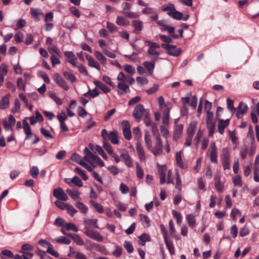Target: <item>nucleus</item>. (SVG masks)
Masks as SVG:
<instances>
[{
  "label": "nucleus",
  "mask_w": 259,
  "mask_h": 259,
  "mask_svg": "<svg viewBox=\"0 0 259 259\" xmlns=\"http://www.w3.org/2000/svg\"><path fill=\"white\" fill-rule=\"evenodd\" d=\"M166 167L165 165H158V172L160 176V183L163 185L165 182Z\"/></svg>",
  "instance_id": "obj_15"
},
{
  "label": "nucleus",
  "mask_w": 259,
  "mask_h": 259,
  "mask_svg": "<svg viewBox=\"0 0 259 259\" xmlns=\"http://www.w3.org/2000/svg\"><path fill=\"white\" fill-rule=\"evenodd\" d=\"M90 203L92 205V206L95 208V209L99 212V213H103L104 211L103 206L99 203L93 201L91 200Z\"/></svg>",
  "instance_id": "obj_42"
},
{
  "label": "nucleus",
  "mask_w": 259,
  "mask_h": 259,
  "mask_svg": "<svg viewBox=\"0 0 259 259\" xmlns=\"http://www.w3.org/2000/svg\"><path fill=\"white\" fill-rule=\"evenodd\" d=\"M161 47L166 49L167 51V53L173 56H178L180 55L181 53V49L179 48H177L175 46L170 45H166V44H162Z\"/></svg>",
  "instance_id": "obj_9"
},
{
  "label": "nucleus",
  "mask_w": 259,
  "mask_h": 259,
  "mask_svg": "<svg viewBox=\"0 0 259 259\" xmlns=\"http://www.w3.org/2000/svg\"><path fill=\"white\" fill-rule=\"evenodd\" d=\"M247 108V106L245 103L240 102L237 108L238 111L236 114L237 117L238 118H241L243 115L246 112Z\"/></svg>",
  "instance_id": "obj_16"
},
{
  "label": "nucleus",
  "mask_w": 259,
  "mask_h": 259,
  "mask_svg": "<svg viewBox=\"0 0 259 259\" xmlns=\"http://www.w3.org/2000/svg\"><path fill=\"white\" fill-rule=\"evenodd\" d=\"M55 240L58 243H64L65 244H69L71 242L70 239L63 236H61L57 238H56Z\"/></svg>",
  "instance_id": "obj_49"
},
{
  "label": "nucleus",
  "mask_w": 259,
  "mask_h": 259,
  "mask_svg": "<svg viewBox=\"0 0 259 259\" xmlns=\"http://www.w3.org/2000/svg\"><path fill=\"white\" fill-rule=\"evenodd\" d=\"M186 219L189 224V226L191 227H193L196 225V220L195 216L192 214H189L187 215Z\"/></svg>",
  "instance_id": "obj_33"
},
{
  "label": "nucleus",
  "mask_w": 259,
  "mask_h": 259,
  "mask_svg": "<svg viewBox=\"0 0 259 259\" xmlns=\"http://www.w3.org/2000/svg\"><path fill=\"white\" fill-rule=\"evenodd\" d=\"M70 159L75 161L80 165L81 163L84 162L83 160H82L81 156L75 153H74L72 154L70 157Z\"/></svg>",
  "instance_id": "obj_45"
},
{
  "label": "nucleus",
  "mask_w": 259,
  "mask_h": 259,
  "mask_svg": "<svg viewBox=\"0 0 259 259\" xmlns=\"http://www.w3.org/2000/svg\"><path fill=\"white\" fill-rule=\"evenodd\" d=\"M161 10L167 12L170 16H183V14L176 10L175 6L171 4L164 5L161 7Z\"/></svg>",
  "instance_id": "obj_5"
},
{
  "label": "nucleus",
  "mask_w": 259,
  "mask_h": 259,
  "mask_svg": "<svg viewBox=\"0 0 259 259\" xmlns=\"http://www.w3.org/2000/svg\"><path fill=\"white\" fill-rule=\"evenodd\" d=\"M70 182L73 183L75 185L81 187L82 186L83 184L81 180L77 177L75 176L70 180Z\"/></svg>",
  "instance_id": "obj_50"
},
{
  "label": "nucleus",
  "mask_w": 259,
  "mask_h": 259,
  "mask_svg": "<svg viewBox=\"0 0 259 259\" xmlns=\"http://www.w3.org/2000/svg\"><path fill=\"white\" fill-rule=\"evenodd\" d=\"M155 62H145L144 65L150 74H152L154 68Z\"/></svg>",
  "instance_id": "obj_36"
},
{
  "label": "nucleus",
  "mask_w": 259,
  "mask_h": 259,
  "mask_svg": "<svg viewBox=\"0 0 259 259\" xmlns=\"http://www.w3.org/2000/svg\"><path fill=\"white\" fill-rule=\"evenodd\" d=\"M64 228L68 230H71L75 232H77L78 231L77 227L73 223H66L64 225Z\"/></svg>",
  "instance_id": "obj_44"
},
{
  "label": "nucleus",
  "mask_w": 259,
  "mask_h": 259,
  "mask_svg": "<svg viewBox=\"0 0 259 259\" xmlns=\"http://www.w3.org/2000/svg\"><path fill=\"white\" fill-rule=\"evenodd\" d=\"M53 195L57 199L63 201H66L68 200V197L67 194L65 193L63 190L59 187L53 190Z\"/></svg>",
  "instance_id": "obj_11"
},
{
  "label": "nucleus",
  "mask_w": 259,
  "mask_h": 259,
  "mask_svg": "<svg viewBox=\"0 0 259 259\" xmlns=\"http://www.w3.org/2000/svg\"><path fill=\"white\" fill-rule=\"evenodd\" d=\"M133 26L137 31H141L142 29V23L139 20H134L132 22Z\"/></svg>",
  "instance_id": "obj_53"
},
{
  "label": "nucleus",
  "mask_w": 259,
  "mask_h": 259,
  "mask_svg": "<svg viewBox=\"0 0 259 259\" xmlns=\"http://www.w3.org/2000/svg\"><path fill=\"white\" fill-rule=\"evenodd\" d=\"M116 22L120 26H127L130 24L126 17H117Z\"/></svg>",
  "instance_id": "obj_39"
},
{
  "label": "nucleus",
  "mask_w": 259,
  "mask_h": 259,
  "mask_svg": "<svg viewBox=\"0 0 259 259\" xmlns=\"http://www.w3.org/2000/svg\"><path fill=\"white\" fill-rule=\"evenodd\" d=\"M123 68L125 71L131 75H133L135 73V68L130 65H125Z\"/></svg>",
  "instance_id": "obj_60"
},
{
  "label": "nucleus",
  "mask_w": 259,
  "mask_h": 259,
  "mask_svg": "<svg viewBox=\"0 0 259 259\" xmlns=\"http://www.w3.org/2000/svg\"><path fill=\"white\" fill-rule=\"evenodd\" d=\"M103 147L109 155L114 152L111 146L108 143L107 141H103Z\"/></svg>",
  "instance_id": "obj_46"
},
{
  "label": "nucleus",
  "mask_w": 259,
  "mask_h": 259,
  "mask_svg": "<svg viewBox=\"0 0 259 259\" xmlns=\"http://www.w3.org/2000/svg\"><path fill=\"white\" fill-rule=\"evenodd\" d=\"M136 150L139 158L141 161H144L145 159V155L143 146L140 142L136 143Z\"/></svg>",
  "instance_id": "obj_19"
},
{
  "label": "nucleus",
  "mask_w": 259,
  "mask_h": 259,
  "mask_svg": "<svg viewBox=\"0 0 259 259\" xmlns=\"http://www.w3.org/2000/svg\"><path fill=\"white\" fill-rule=\"evenodd\" d=\"M145 43L149 46L148 50V55L153 62H156L159 58L160 53L158 49H159L160 46L150 40L145 41Z\"/></svg>",
  "instance_id": "obj_1"
},
{
  "label": "nucleus",
  "mask_w": 259,
  "mask_h": 259,
  "mask_svg": "<svg viewBox=\"0 0 259 259\" xmlns=\"http://www.w3.org/2000/svg\"><path fill=\"white\" fill-rule=\"evenodd\" d=\"M145 109L143 105L139 104L135 108L133 114L134 117L139 122L141 120L142 117L144 114Z\"/></svg>",
  "instance_id": "obj_10"
},
{
  "label": "nucleus",
  "mask_w": 259,
  "mask_h": 259,
  "mask_svg": "<svg viewBox=\"0 0 259 259\" xmlns=\"http://www.w3.org/2000/svg\"><path fill=\"white\" fill-rule=\"evenodd\" d=\"M57 118L58 119V120L59 121V122L61 123V122H65V120H66L67 119V116L66 115V113H65V112L62 111L57 115Z\"/></svg>",
  "instance_id": "obj_56"
},
{
  "label": "nucleus",
  "mask_w": 259,
  "mask_h": 259,
  "mask_svg": "<svg viewBox=\"0 0 259 259\" xmlns=\"http://www.w3.org/2000/svg\"><path fill=\"white\" fill-rule=\"evenodd\" d=\"M214 185L216 189L219 191L222 192L224 189V185L221 182L220 176L219 174H216L214 177Z\"/></svg>",
  "instance_id": "obj_23"
},
{
  "label": "nucleus",
  "mask_w": 259,
  "mask_h": 259,
  "mask_svg": "<svg viewBox=\"0 0 259 259\" xmlns=\"http://www.w3.org/2000/svg\"><path fill=\"white\" fill-rule=\"evenodd\" d=\"M64 55L68 59V60L67 61L68 63L73 67H77L76 63L77 58L72 51H65L64 52Z\"/></svg>",
  "instance_id": "obj_13"
},
{
  "label": "nucleus",
  "mask_w": 259,
  "mask_h": 259,
  "mask_svg": "<svg viewBox=\"0 0 259 259\" xmlns=\"http://www.w3.org/2000/svg\"><path fill=\"white\" fill-rule=\"evenodd\" d=\"M78 114L81 117H85L87 115V112L81 106H78L77 108Z\"/></svg>",
  "instance_id": "obj_64"
},
{
  "label": "nucleus",
  "mask_w": 259,
  "mask_h": 259,
  "mask_svg": "<svg viewBox=\"0 0 259 259\" xmlns=\"http://www.w3.org/2000/svg\"><path fill=\"white\" fill-rule=\"evenodd\" d=\"M120 156L123 160L125 164L129 167H133V162L127 152L126 151H121L120 152Z\"/></svg>",
  "instance_id": "obj_14"
},
{
  "label": "nucleus",
  "mask_w": 259,
  "mask_h": 259,
  "mask_svg": "<svg viewBox=\"0 0 259 259\" xmlns=\"http://www.w3.org/2000/svg\"><path fill=\"white\" fill-rule=\"evenodd\" d=\"M94 83L96 85V87H98L100 90H101L104 93H107L110 91V89L108 87L99 81L95 80L94 81Z\"/></svg>",
  "instance_id": "obj_28"
},
{
  "label": "nucleus",
  "mask_w": 259,
  "mask_h": 259,
  "mask_svg": "<svg viewBox=\"0 0 259 259\" xmlns=\"http://www.w3.org/2000/svg\"><path fill=\"white\" fill-rule=\"evenodd\" d=\"M152 20L156 21L158 25L161 26V30L167 31L168 34L175 38L178 37V36L174 33L175 28L169 26L166 21L164 20H158V17H152Z\"/></svg>",
  "instance_id": "obj_2"
},
{
  "label": "nucleus",
  "mask_w": 259,
  "mask_h": 259,
  "mask_svg": "<svg viewBox=\"0 0 259 259\" xmlns=\"http://www.w3.org/2000/svg\"><path fill=\"white\" fill-rule=\"evenodd\" d=\"M66 192L73 200H76V201H78V199L79 197L80 193L78 191H72L67 189Z\"/></svg>",
  "instance_id": "obj_32"
},
{
  "label": "nucleus",
  "mask_w": 259,
  "mask_h": 259,
  "mask_svg": "<svg viewBox=\"0 0 259 259\" xmlns=\"http://www.w3.org/2000/svg\"><path fill=\"white\" fill-rule=\"evenodd\" d=\"M123 246L128 253H131L133 252L134 248L132 244L130 242L127 241H124Z\"/></svg>",
  "instance_id": "obj_52"
},
{
  "label": "nucleus",
  "mask_w": 259,
  "mask_h": 259,
  "mask_svg": "<svg viewBox=\"0 0 259 259\" xmlns=\"http://www.w3.org/2000/svg\"><path fill=\"white\" fill-rule=\"evenodd\" d=\"M84 233L87 236L96 241L102 242L103 240V237L97 231L87 229V231Z\"/></svg>",
  "instance_id": "obj_8"
},
{
  "label": "nucleus",
  "mask_w": 259,
  "mask_h": 259,
  "mask_svg": "<svg viewBox=\"0 0 259 259\" xmlns=\"http://www.w3.org/2000/svg\"><path fill=\"white\" fill-rule=\"evenodd\" d=\"M176 160L177 165L182 168H185L186 167L184 165L182 156H181V151L178 152L176 153Z\"/></svg>",
  "instance_id": "obj_34"
},
{
  "label": "nucleus",
  "mask_w": 259,
  "mask_h": 259,
  "mask_svg": "<svg viewBox=\"0 0 259 259\" xmlns=\"http://www.w3.org/2000/svg\"><path fill=\"white\" fill-rule=\"evenodd\" d=\"M8 71V66L5 64H2L0 66V74L5 76Z\"/></svg>",
  "instance_id": "obj_62"
},
{
  "label": "nucleus",
  "mask_w": 259,
  "mask_h": 259,
  "mask_svg": "<svg viewBox=\"0 0 259 259\" xmlns=\"http://www.w3.org/2000/svg\"><path fill=\"white\" fill-rule=\"evenodd\" d=\"M47 252L56 257H58L59 256L58 252L54 249L51 244L49 245V246L47 247Z\"/></svg>",
  "instance_id": "obj_48"
},
{
  "label": "nucleus",
  "mask_w": 259,
  "mask_h": 259,
  "mask_svg": "<svg viewBox=\"0 0 259 259\" xmlns=\"http://www.w3.org/2000/svg\"><path fill=\"white\" fill-rule=\"evenodd\" d=\"M75 171L78 173L80 175V177L82 178V179L84 181H86L88 179V177L86 175L84 171L82 170L80 168L77 167L75 168Z\"/></svg>",
  "instance_id": "obj_58"
},
{
  "label": "nucleus",
  "mask_w": 259,
  "mask_h": 259,
  "mask_svg": "<svg viewBox=\"0 0 259 259\" xmlns=\"http://www.w3.org/2000/svg\"><path fill=\"white\" fill-rule=\"evenodd\" d=\"M136 169L137 177L140 179H142L144 177V171L138 163H136Z\"/></svg>",
  "instance_id": "obj_59"
},
{
  "label": "nucleus",
  "mask_w": 259,
  "mask_h": 259,
  "mask_svg": "<svg viewBox=\"0 0 259 259\" xmlns=\"http://www.w3.org/2000/svg\"><path fill=\"white\" fill-rule=\"evenodd\" d=\"M229 119L226 120L220 119L218 123V131L221 134H223L225 128L227 127L229 124Z\"/></svg>",
  "instance_id": "obj_18"
},
{
  "label": "nucleus",
  "mask_w": 259,
  "mask_h": 259,
  "mask_svg": "<svg viewBox=\"0 0 259 259\" xmlns=\"http://www.w3.org/2000/svg\"><path fill=\"white\" fill-rule=\"evenodd\" d=\"M49 96L58 105H61L62 104L61 100L56 96L55 93L50 92Z\"/></svg>",
  "instance_id": "obj_57"
},
{
  "label": "nucleus",
  "mask_w": 259,
  "mask_h": 259,
  "mask_svg": "<svg viewBox=\"0 0 259 259\" xmlns=\"http://www.w3.org/2000/svg\"><path fill=\"white\" fill-rule=\"evenodd\" d=\"M53 78L56 83L65 91H68L69 87L63 77L59 73H55L53 75Z\"/></svg>",
  "instance_id": "obj_7"
},
{
  "label": "nucleus",
  "mask_w": 259,
  "mask_h": 259,
  "mask_svg": "<svg viewBox=\"0 0 259 259\" xmlns=\"http://www.w3.org/2000/svg\"><path fill=\"white\" fill-rule=\"evenodd\" d=\"M97 219H84L83 223L85 225L84 229V231H87V228L88 230H91L90 229V228H99V226L97 225Z\"/></svg>",
  "instance_id": "obj_12"
},
{
  "label": "nucleus",
  "mask_w": 259,
  "mask_h": 259,
  "mask_svg": "<svg viewBox=\"0 0 259 259\" xmlns=\"http://www.w3.org/2000/svg\"><path fill=\"white\" fill-rule=\"evenodd\" d=\"M221 162L225 170L230 169V155L228 148H223L221 154Z\"/></svg>",
  "instance_id": "obj_3"
},
{
  "label": "nucleus",
  "mask_w": 259,
  "mask_h": 259,
  "mask_svg": "<svg viewBox=\"0 0 259 259\" xmlns=\"http://www.w3.org/2000/svg\"><path fill=\"white\" fill-rule=\"evenodd\" d=\"M183 130V125L182 124H178L175 127L174 133V139L175 140H177L181 137Z\"/></svg>",
  "instance_id": "obj_22"
},
{
  "label": "nucleus",
  "mask_w": 259,
  "mask_h": 259,
  "mask_svg": "<svg viewBox=\"0 0 259 259\" xmlns=\"http://www.w3.org/2000/svg\"><path fill=\"white\" fill-rule=\"evenodd\" d=\"M169 110L170 108L168 107H166V109L164 110L163 113L162 123L164 125H168L169 124Z\"/></svg>",
  "instance_id": "obj_30"
},
{
  "label": "nucleus",
  "mask_w": 259,
  "mask_h": 259,
  "mask_svg": "<svg viewBox=\"0 0 259 259\" xmlns=\"http://www.w3.org/2000/svg\"><path fill=\"white\" fill-rule=\"evenodd\" d=\"M94 55L96 59L100 61V62L103 64L105 65L107 63V59L106 57L104 56V55L101 53L100 52L98 51H95L94 52Z\"/></svg>",
  "instance_id": "obj_26"
},
{
  "label": "nucleus",
  "mask_w": 259,
  "mask_h": 259,
  "mask_svg": "<svg viewBox=\"0 0 259 259\" xmlns=\"http://www.w3.org/2000/svg\"><path fill=\"white\" fill-rule=\"evenodd\" d=\"M63 75L67 80L71 82H75L76 81L75 76L71 72L64 71L63 72Z\"/></svg>",
  "instance_id": "obj_31"
},
{
  "label": "nucleus",
  "mask_w": 259,
  "mask_h": 259,
  "mask_svg": "<svg viewBox=\"0 0 259 259\" xmlns=\"http://www.w3.org/2000/svg\"><path fill=\"white\" fill-rule=\"evenodd\" d=\"M113 144H118L119 141L118 139V132L114 131L109 134L108 139Z\"/></svg>",
  "instance_id": "obj_25"
},
{
  "label": "nucleus",
  "mask_w": 259,
  "mask_h": 259,
  "mask_svg": "<svg viewBox=\"0 0 259 259\" xmlns=\"http://www.w3.org/2000/svg\"><path fill=\"white\" fill-rule=\"evenodd\" d=\"M48 50L49 53L52 55H57L59 56H60V52L56 46H49Z\"/></svg>",
  "instance_id": "obj_38"
},
{
  "label": "nucleus",
  "mask_w": 259,
  "mask_h": 259,
  "mask_svg": "<svg viewBox=\"0 0 259 259\" xmlns=\"http://www.w3.org/2000/svg\"><path fill=\"white\" fill-rule=\"evenodd\" d=\"M227 103L228 110L233 114L236 109L234 107V101L231 100L230 98H228L227 99Z\"/></svg>",
  "instance_id": "obj_47"
},
{
  "label": "nucleus",
  "mask_w": 259,
  "mask_h": 259,
  "mask_svg": "<svg viewBox=\"0 0 259 259\" xmlns=\"http://www.w3.org/2000/svg\"><path fill=\"white\" fill-rule=\"evenodd\" d=\"M164 242L165 243L166 246L168 249L169 253L173 255L175 254V249L172 244V241L168 239V237H165Z\"/></svg>",
  "instance_id": "obj_27"
},
{
  "label": "nucleus",
  "mask_w": 259,
  "mask_h": 259,
  "mask_svg": "<svg viewBox=\"0 0 259 259\" xmlns=\"http://www.w3.org/2000/svg\"><path fill=\"white\" fill-rule=\"evenodd\" d=\"M197 128V123L196 122H191L187 130V136L193 137Z\"/></svg>",
  "instance_id": "obj_20"
},
{
  "label": "nucleus",
  "mask_w": 259,
  "mask_h": 259,
  "mask_svg": "<svg viewBox=\"0 0 259 259\" xmlns=\"http://www.w3.org/2000/svg\"><path fill=\"white\" fill-rule=\"evenodd\" d=\"M144 140L145 146L149 150H151L152 148V140L151 136L148 132H146L144 135Z\"/></svg>",
  "instance_id": "obj_29"
},
{
  "label": "nucleus",
  "mask_w": 259,
  "mask_h": 259,
  "mask_svg": "<svg viewBox=\"0 0 259 259\" xmlns=\"http://www.w3.org/2000/svg\"><path fill=\"white\" fill-rule=\"evenodd\" d=\"M72 239L76 244L79 245H82L84 244V242L81 238L77 234H74L72 236Z\"/></svg>",
  "instance_id": "obj_55"
},
{
  "label": "nucleus",
  "mask_w": 259,
  "mask_h": 259,
  "mask_svg": "<svg viewBox=\"0 0 259 259\" xmlns=\"http://www.w3.org/2000/svg\"><path fill=\"white\" fill-rule=\"evenodd\" d=\"M233 183L235 186L240 187L242 185L241 178L238 175L233 178Z\"/></svg>",
  "instance_id": "obj_51"
},
{
  "label": "nucleus",
  "mask_w": 259,
  "mask_h": 259,
  "mask_svg": "<svg viewBox=\"0 0 259 259\" xmlns=\"http://www.w3.org/2000/svg\"><path fill=\"white\" fill-rule=\"evenodd\" d=\"M141 221L146 223L147 227H149L150 225V220L145 214H140Z\"/></svg>",
  "instance_id": "obj_61"
},
{
  "label": "nucleus",
  "mask_w": 259,
  "mask_h": 259,
  "mask_svg": "<svg viewBox=\"0 0 259 259\" xmlns=\"http://www.w3.org/2000/svg\"><path fill=\"white\" fill-rule=\"evenodd\" d=\"M22 127L24 130V133L26 134V136L25 138L26 140H27L31 138L32 136V133L31 131L30 127L27 121V120L25 119L22 121Z\"/></svg>",
  "instance_id": "obj_17"
},
{
  "label": "nucleus",
  "mask_w": 259,
  "mask_h": 259,
  "mask_svg": "<svg viewBox=\"0 0 259 259\" xmlns=\"http://www.w3.org/2000/svg\"><path fill=\"white\" fill-rule=\"evenodd\" d=\"M117 88L119 90H120L125 93H126V92L129 93L130 92L129 86L128 85H127L125 83V82H119L117 84Z\"/></svg>",
  "instance_id": "obj_43"
},
{
  "label": "nucleus",
  "mask_w": 259,
  "mask_h": 259,
  "mask_svg": "<svg viewBox=\"0 0 259 259\" xmlns=\"http://www.w3.org/2000/svg\"><path fill=\"white\" fill-rule=\"evenodd\" d=\"M140 240V243L141 245L144 246L146 242L150 241V236L147 234H143L139 237Z\"/></svg>",
  "instance_id": "obj_40"
},
{
  "label": "nucleus",
  "mask_w": 259,
  "mask_h": 259,
  "mask_svg": "<svg viewBox=\"0 0 259 259\" xmlns=\"http://www.w3.org/2000/svg\"><path fill=\"white\" fill-rule=\"evenodd\" d=\"M99 95V92L97 88H95L93 90H89V91L84 94V96L88 97L90 96L92 98H95Z\"/></svg>",
  "instance_id": "obj_41"
},
{
  "label": "nucleus",
  "mask_w": 259,
  "mask_h": 259,
  "mask_svg": "<svg viewBox=\"0 0 259 259\" xmlns=\"http://www.w3.org/2000/svg\"><path fill=\"white\" fill-rule=\"evenodd\" d=\"M208 153H209L210 161L212 163H218V150L214 142L210 143Z\"/></svg>",
  "instance_id": "obj_6"
},
{
  "label": "nucleus",
  "mask_w": 259,
  "mask_h": 259,
  "mask_svg": "<svg viewBox=\"0 0 259 259\" xmlns=\"http://www.w3.org/2000/svg\"><path fill=\"white\" fill-rule=\"evenodd\" d=\"M76 207L83 213H87L88 211L87 206L79 201H76Z\"/></svg>",
  "instance_id": "obj_37"
},
{
  "label": "nucleus",
  "mask_w": 259,
  "mask_h": 259,
  "mask_svg": "<svg viewBox=\"0 0 259 259\" xmlns=\"http://www.w3.org/2000/svg\"><path fill=\"white\" fill-rule=\"evenodd\" d=\"M88 162L90 163L94 167L96 166L95 162L96 161V158H98V156L94 155L93 153L91 154L88 155Z\"/></svg>",
  "instance_id": "obj_54"
},
{
  "label": "nucleus",
  "mask_w": 259,
  "mask_h": 259,
  "mask_svg": "<svg viewBox=\"0 0 259 259\" xmlns=\"http://www.w3.org/2000/svg\"><path fill=\"white\" fill-rule=\"evenodd\" d=\"M9 96L7 95L2 98L0 101V108L1 109H5L9 107Z\"/></svg>",
  "instance_id": "obj_24"
},
{
  "label": "nucleus",
  "mask_w": 259,
  "mask_h": 259,
  "mask_svg": "<svg viewBox=\"0 0 259 259\" xmlns=\"http://www.w3.org/2000/svg\"><path fill=\"white\" fill-rule=\"evenodd\" d=\"M68 256L69 257H75L76 259H87L85 255L80 252H75L73 251L72 252H70L68 254Z\"/></svg>",
  "instance_id": "obj_35"
},
{
  "label": "nucleus",
  "mask_w": 259,
  "mask_h": 259,
  "mask_svg": "<svg viewBox=\"0 0 259 259\" xmlns=\"http://www.w3.org/2000/svg\"><path fill=\"white\" fill-rule=\"evenodd\" d=\"M86 59L88 61V65L91 67L96 68L98 70H100V66L99 63L95 61L91 56L87 55Z\"/></svg>",
  "instance_id": "obj_21"
},
{
  "label": "nucleus",
  "mask_w": 259,
  "mask_h": 259,
  "mask_svg": "<svg viewBox=\"0 0 259 259\" xmlns=\"http://www.w3.org/2000/svg\"><path fill=\"white\" fill-rule=\"evenodd\" d=\"M172 212L173 215L177 219V224L180 225L182 222V219L181 214H180V213H179V212L175 210H172Z\"/></svg>",
  "instance_id": "obj_63"
},
{
  "label": "nucleus",
  "mask_w": 259,
  "mask_h": 259,
  "mask_svg": "<svg viewBox=\"0 0 259 259\" xmlns=\"http://www.w3.org/2000/svg\"><path fill=\"white\" fill-rule=\"evenodd\" d=\"M155 136L156 139L154 147L153 148H151L150 150L153 154L155 156H157L162 153L163 146L160 135L159 134H156Z\"/></svg>",
  "instance_id": "obj_4"
}]
</instances>
